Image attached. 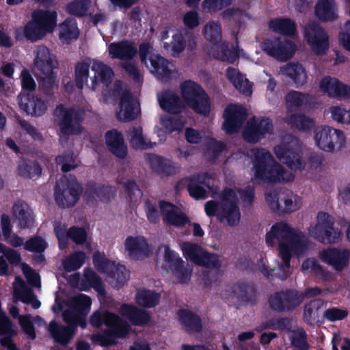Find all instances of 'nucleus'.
<instances>
[{"mask_svg": "<svg viewBox=\"0 0 350 350\" xmlns=\"http://www.w3.org/2000/svg\"><path fill=\"white\" fill-rule=\"evenodd\" d=\"M239 198L249 204L254 198L253 189L249 188L241 193L239 190L226 189L221 193L218 200H210L204 205L208 217L216 216L219 221L227 226H237L241 221V211L238 206Z\"/></svg>", "mask_w": 350, "mask_h": 350, "instance_id": "nucleus-1", "label": "nucleus"}, {"mask_svg": "<svg viewBox=\"0 0 350 350\" xmlns=\"http://www.w3.org/2000/svg\"><path fill=\"white\" fill-rule=\"evenodd\" d=\"M253 159V170L257 179L267 183H286L294 176L278 163L272 154L265 149L250 150Z\"/></svg>", "mask_w": 350, "mask_h": 350, "instance_id": "nucleus-2", "label": "nucleus"}, {"mask_svg": "<svg viewBox=\"0 0 350 350\" xmlns=\"http://www.w3.org/2000/svg\"><path fill=\"white\" fill-rule=\"evenodd\" d=\"M113 75L111 68L98 60L79 62L75 66L76 86L79 90L83 88L84 84L93 90L100 85L107 87L111 82Z\"/></svg>", "mask_w": 350, "mask_h": 350, "instance_id": "nucleus-3", "label": "nucleus"}, {"mask_svg": "<svg viewBox=\"0 0 350 350\" xmlns=\"http://www.w3.org/2000/svg\"><path fill=\"white\" fill-rule=\"evenodd\" d=\"M58 66L56 56L48 48L44 46L37 47L34 51L33 70L40 88L46 93L58 85Z\"/></svg>", "mask_w": 350, "mask_h": 350, "instance_id": "nucleus-4", "label": "nucleus"}, {"mask_svg": "<svg viewBox=\"0 0 350 350\" xmlns=\"http://www.w3.org/2000/svg\"><path fill=\"white\" fill-rule=\"evenodd\" d=\"M298 233L299 231L285 222L275 224L267 233L266 243L269 245L278 244L279 254L284 262V265H278V269L283 270L282 273H278L282 279L286 278L288 275L286 269H289L290 267L289 245L295 240Z\"/></svg>", "mask_w": 350, "mask_h": 350, "instance_id": "nucleus-5", "label": "nucleus"}, {"mask_svg": "<svg viewBox=\"0 0 350 350\" xmlns=\"http://www.w3.org/2000/svg\"><path fill=\"white\" fill-rule=\"evenodd\" d=\"M56 25V13L51 11L38 10L32 13V20L25 27L16 29L18 40L26 38L36 41L42 39L48 33L53 31Z\"/></svg>", "mask_w": 350, "mask_h": 350, "instance_id": "nucleus-6", "label": "nucleus"}, {"mask_svg": "<svg viewBox=\"0 0 350 350\" xmlns=\"http://www.w3.org/2000/svg\"><path fill=\"white\" fill-rule=\"evenodd\" d=\"M102 320L110 328V331L104 334L93 335L92 339L94 342L103 346H107L115 342V338L124 337L127 334L128 325L113 314L105 312L102 315L96 311L91 317L90 322L93 326L98 327Z\"/></svg>", "mask_w": 350, "mask_h": 350, "instance_id": "nucleus-7", "label": "nucleus"}, {"mask_svg": "<svg viewBox=\"0 0 350 350\" xmlns=\"http://www.w3.org/2000/svg\"><path fill=\"white\" fill-rule=\"evenodd\" d=\"M150 44L143 43L139 46V56L142 62L150 69L155 77L162 81H165L176 76L174 65L158 54L150 53Z\"/></svg>", "mask_w": 350, "mask_h": 350, "instance_id": "nucleus-8", "label": "nucleus"}, {"mask_svg": "<svg viewBox=\"0 0 350 350\" xmlns=\"http://www.w3.org/2000/svg\"><path fill=\"white\" fill-rule=\"evenodd\" d=\"M301 146L299 139L288 136L274 148V152L277 158L291 170H301L305 163L300 155Z\"/></svg>", "mask_w": 350, "mask_h": 350, "instance_id": "nucleus-9", "label": "nucleus"}, {"mask_svg": "<svg viewBox=\"0 0 350 350\" xmlns=\"http://www.w3.org/2000/svg\"><path fill=\"white\" fill-rule=\"evenodd\" d=\"M185 103L196 113L206 116L210 112L208 98L202 88L192 81H186L180 85Z\"/></svg>", "mask_w": 350, "mask_h": 350, "instance_id": "nucleus-10", "label": "nucleus"}, {"mask_svg": "<svg viewBox=\"0 0 350 350\" xmlns=\"http://www.w3.org/2000/svg\"><path fill=\"white\" fill-rule=\"evenodd\" d=\"M93 261L100 272L107 274L109 282L114 287L120 288L127 282L129 272L124 266L116 265L99 252L94 254Z\"/></svg>", "mask_w": 350, "mask_h": 350, "instance_id": "nucleus-11", "label": "nucleus"}, {"mask_svg": "<svg viewBox=\"0 0 350 350\" xmlns=\"http://www.w3.org/2000/svg\"><path fill=\"white\" fill-rule=\"evenodd\" d=\"M333 226L334 219L332 216L321 212L317 215V224L309 228V233L322 243H334L342 237V228L338 229Z\"/></svg>", "mask_w": 350, "mask_h": 350, "instance_id": "nucleus-12", "label": "nucleus"}, {"mask_svg": "<svg viewBox=\"0 0 350 350\" xmlns=\"http://www.w3.org/2000/svg\"><path fill=\"white\" fill-rule=\"evenodd\" d=\"M81 192V187L75 178H68L64 176L56 183L55 200L61 207L72 206L78 201Z\"/></svg>", "mask_w": 350, "mask_h": 350, "instance_id": "nucleus-13", "label": "nucleus"}, {"mask_svg": "<svg viewBox=\"0 0 350 350\" xmlns=\"http://www.w3.org/2000/svg\"><path fill=\"white\" fill-rule=\"evenodd\" d=\"M316 145L321 149L331 152L341 148L346 143L344 133L329 126L318 127L314 131Z\"/></svg>", "mask_w": 350, "mask_h": 350, "instance_id": "nucleus-14", "label": "nucleus"}, {"mask_svg": "<svg viewBox=\"0 0 350 350\" xmlns=\"http://www.w3.org/2000/svg\"><path fill=\"white\" fill-rule=\"evenodd\" d=\"M303 34L312 51L316 54H322L328 49V36L318 23H306L303 28Z\"/></svg>", "mask_w": 350, "mask_h": 350, "instance_id": "nucleus-15", "label": "nucleus"}, {"mask_svg": "<svg viewBox=\"0 0 350 350\" xmlns=\"http://www.w3.org/2000/svg\"><path fill=\"white\" fill-rule=\"evenodd\" d=\"M163 248L167 271L174 275L180 283L189 281L191 273V267L188 265H185L184 261L167 245L163 246Z\"/></svg>", "mask_w": 350, "mask_h": 350, "instance_id": "nucleus-16", "label": "nucleus"}, {"mask_svg": "<svg viewBox=\"0 0 350 350\" xmlns=\"http://www.w3.org/2000/svg\"><path fill=\"white\" fill-rule=\"evenodd\" d=\"M54 117L64 134H77L81 131L82 128L79 124L81 118L75 110L59 106L54 111Z\"/></svg>", "mask_w": 350, "mask_h": 350, "instance_id": "nucleus-17", "label": "nucleus"}, {"mask_svg": "<svg viewBox=\"0 0 350 350\" xmlns=\"http://www.w3.org/2000/svg\"><path fill=\"white\" fill-rule=\"evenodd\" d=\"M320 260L337 272L347 269L350 260V251L347 249L327 247L319 252Z\"/></svg>", "mask_w": 350, "mask_h": 350, "instance_id": "nucleus-18", "label": "nucleus"}, {"mask_svg": "<svg viewBox=\"0 0 350 350\" xmlns=\"http://www.w3.org/2000/svg\"><path fill=\"white\" fill-rule=\"evenodd\" d=\"M124 250L128 256L133 260H141L152 253V248L142 236H129L124 242Z\"/></svg>", "mask_w": 350, "mask_h": 350, "instance_id": "nucleus-19", "label": "nucleus"}, {"mask_svg": "<svg viewBox=\"0 0 350 350\" xmlns=\"http://www.w3.org/2000/svg\"><path fill=\"white\" fill-rule=\"evenodd\" d=\"M261 47L268 55L280 60L288 59L296 50L292 42L279 38L267 40L262 43Z\"/></svg>", "mask_w": 350, "mask_h": 350, "instance_id": "nucleus-20", "label": "nucleus"}, {"mask_svg": "<svg viewBox=\"0 0 350 350\" xmlns=\"http://www.w3.org/2000/svg\"><path fill=\"white\" fill-rule=\"evenodd\" d=\"M68 310L64 312L63 317L64 321L68 324V327L59 326L55 321H51L49 330L53 338L62 343L66 344L70 341L74 334V328L76 323L79 321L77 314H72Z\"/></svg>", "mask_w": 350, "mask_h": 350, "instance_id": "nucleus-21", "label": "nucleus"}, {"mask_svg": "<svg viewBox=\"0 0 350 350\" xmlns=\"http://www.w3.org/2000/svg\"><path fill=\"white\" fill-rule=\"evenodd\" d=\"M223 129L228 134L234 133L239 130L247 117L246 109L241 105H230L224 113Z\"/></svg>", "mask_w": 350, "mask_h": 350, "instance_id": "nucleus-22", "label": "nucleus"}, {"mask_svg": "<svg viewBox=\"0 0 350 350\" xmlns=\"http://www.w3.org/2000/svg\"><path fill=\"white\" fill-rule=\"evenodd\" d=\"M273 129L272 122L269 119L260 121L255 118L250 120L243 131V137L248 142H257L266 134H270Z\"/></svg>", "mask_w": 350, "mask_h": 350, "instance_id": "nucleus-23", "label": "nucleus"}, {"mask_svg": "<svg viewBox=\"0 0 350 350\" xmlns=\"http://www.w3.org/2000/svg\"><path fill=\"white\" fill-rule=\"evenodd\" d=\"M12 217L14 222L21 229L31 228L35 221L32 209L22 200H18L14 203L12 207Z\"/></svg>", "mask_w": 350, "mask_h": 350, "instance_id": "nucleus-24", "label": "nucleus"}, {"mask_svg": "<svg viewBox=\"0 0 350 350\" xmlns=\"http://www.w3.org/2000/svg\"><path fill=\"white\" fill-rule=\"evenodd\" d=\"M321 91L331 98H350V86L334 77H325L320 81Z\"/></svg>", "mask_w": 350, "mask_h": 350, "instance_id": "nucleus-25", "label": "nucleus"}, {"mask_svg": "<svg viewBox=\"0 0 350 350\" xmlns=\"http://www.w3.org/2000/svg\"><path fill=\"white\" fill-rule=\"evenodd\" d=\"M139 113V109L135 99L129 92H124L116 111V118L122 122L135 120Z\"/></svg>", "mask_w": 350, "mask_h": 350, "instance_id": "nucleus-26", "label": "nucleus"}, {"mask_svg": "<svg viewBox=\"0 0 350 350\" xmlns=\"http://www.w3.org/2000/svg\"><path fill=\"white\" fill-rule=\"evenodd\" d=\"M18 100L20 108L31 116H41L47 109L46 103L40 98L32 94H20Z\"/></svg>", "mask_w": 350, "mask_h": 350, "instance_id": "nucleus-27", "label": "nucleus"}, {"mask_svg": "<svg viewBox=\"0 0 350 350\" xmlns=\"http://www.w3.org/2000/svg\"><path fill=\"white\" fill-rule=\"evenodd\" d=\"M161 40L164 48L173 55H179L185 47V31L169 30L163 32Z\"/></svg>", "mask_w": 350, "mask_h": 350, "instance_id": "nucleus-28", "label": "nucleus"}, {"mask_svg": "<svg viewBox=\"0 0 350 350\" xmlns=\"http://www.w3.org/2000/svg\"><path fill=\"white\" fill-rule=\"evenodd\" d=\"M159 206L165 223L176 227H181L189 222L188 217L174 205L160 202Z\"/></svg>", "mask_w": 350, "mask_h": 350, "instance_id": "nucleus-29", "label": "nucleus"}, {"mask_svg": "<svg viewBox=\"0 0 350 350\" xmlns=\"http://www.w3.org/2000/svg\"><path fill=\"white\" fill-rule=\"evenodd\" d=\"M279 74L289 78L296 85H304L308 79L306 68L299 63H288L280 68Z\"/></svg>", "mask_w": 350, "mask_h": 350, "instance_id": "nucleus-30", "label": "nucleus"}, {"mask_svg": "<svg viewBox=\"0 0 350 350\" xmlns=\"http://www.w3.org/2000/svg\"><path fill=\"white\" fill-rule=\"evenodd\" d=\"M106 144L108 149L119 158H124L127 154V146L122 135L117 130L109 131L105 134Z\"/></svg>", "mask_w": 350, "mask_h": 350, "instance_id": "nucleus-31", "label": "nucleus"}, {"mask_svg": "<svg viewBox=\"0 0 350 350\" xmlns=\"http://www.w3.org/2000/svg\"><path fill=\"white\" fill-rule=\"evenodd\" d=\"M14 297L16 300H20L25 304H30L34 309H37L40 306V303L37 300L24 281L19 277H16L15 282L13 284Z\"/></svg>", "mask_w": 350, "mask_h": 350, "instance_id": "nucleus-32", "label": "nucleus"}, {"mask_svg": "<svg viewBox=\"0 0 350 350\" xmlns=\"http://www.w3.org/2000/svg\"><path fill=\"white\" fill-rule=\"evenodd\" d=\"M108 51L111 58L122 60L131 59L137 53L136 47L128 41L111 43L108 46Z\"/></svg>", "mask_w": 350, "mask_h": 350, "instance_id": "nucleus-33", "label": "nucleus"}, {"mask_svg": "<svg viewBox=\"0 0 350 350\" xmlns=\"http://www.w3.org/2000/svg\"><path fill=\"white\" fill-rule=\"evenodd\" d=\"M226 75L233 86L240 92L247 96L252 94V83L237 69L232 67L228 68Z\"/></svg>", "mask_w": 350, "mask_h": 350, "instance_id": "nucleus-34", "label": "nucleus"}, {"mask_svg": "<svg viewBox=\"0 0 350 350\" xmlns=\"http://www.w3.org/2000/svg\"><path fill=\"white\" fill-rule=\"evenodd\" d=\"M157 97L159 105L163 110L172 113H177L181 111V101L174 92L165 91L158 94Z\"/></svg>", "mask_w": 350, "mask_h": 350, "instance_id": "nucleus-35", "label": "nucleus"}, {"mask_svg": "<svg viewBox=\"0 0 350 350\" xmlns=\"http://www.w3.org/2000/svg\"><path fill=\"white\" fill-rule=\"evenodd\" d=\"M178 318L183 327L189 333L193 334L202 330V324L199 317L187 310H180Z\"/></svg>", "mask_w": 350, "mask_h": 350, "instance_id": "nucleus-36", "label": "nucleus"}, {"mask_svg": "<svg viewBox=\"0 0 350 350\" xmlns=\"http://www.w3.org/2000/svg\"><path fill=\"white\" fill-rule=\"evenodd\" d=\"M120 311L122 315L134 325H144L148 323L150 319L147 312L133 306L122 305Z\"/></svg>", "mask_w": 350, "mask_h": 350, "instance_id": "nucleus-37", "label": "nucleus"}, {"mask_svg": "<svg viewBox=\"0 0 350 350\" xmlns=\"http://www.w3.org/2000/svg\"><path fill=\"white\" fill-rule=\"evenodd\" d=\"M210 180L205 176H198L191 179L188 186L189 194L196 199L206 197Z\"/></svg>", "mask_w": 350, "mask_h": 350, "instance_id": "nucleus-38", "label": "nucleus"}, {"mask_svg": "<svg viewBox=\"0 0 350 350\" xmlns=\"http://www.w3.org/2000/svg\"><path fill=\"white\" fill-rule=\"evenodd\" d=\"M315 12L319 18L323 21H333L337 18L334 0H319L316 5Z\"/></svg>", "mask_w": 350, "mask_h": 350, "instance_id": "nucleus-39", "label": "nucleus"}, {"mask_svg": "<svg viewBox=\"0 0 350 350\" xmlns=\"http://www.w3.org/2000/svg\"><path fill=\"white\" fill-rule=\"evenodd\" d=\"M79 34V29L74 19H66L59 26V38L64 43L76 40Z\"/></svg>", "mask_w": 350, "mask_h": 350, "instance_id": "nucleus-40", "label": "nucleus"}, {"mask_svg": "<svg viewBox=\"0 0 350 350\" xmlns=\"http://www.w3.org/2000/svg\"><path fill=\"white\" fill-rule=\"evenodd\" d=\"M269 27L273 31L286 35L293 36L296 33V25L288 18H276L269 23Z\"/></svg>", "mask_w": 350, "mask_h": 350, "instance_id": "nucleus-41", "label": "nucleus"}, {"mask_svg": "<svg viewBox=\"0 0 350 350\" xmlns=\"http://www.w3.org/2000/svg\"><path fill=\"white\" fill-rule=\"evenodd\" d=\"M160 295L154 291L140 289L135 295L137 304L144 308H152L159 304Z\"/></svg>", "mask_w": 350, "mask_h": 350, "instance_id": "nucleus-42", "label": "nucleus"}, {"mask_svg": "<svg viewBox=\"0 0 350 350\" xmlns=\"http://www.w3.org/2000/svg\"><path fill=\"white\" fill-rule=\"evenodd\" d=\"M130 143L135 149H146L152 147L153 144L144 135L141 127L132 128L129 131Z\"/></svg>", "mask_w": 350, "mask_h": 350, "instance_id": "nucleus-43", "label": "nucleus"}, {"mask_svg": "<svg viewBox=\"0 0 350 350\" xmlns=\"http://www.w3.org/2000/svg\"><path fill=\"white\" fill-rule=\"evenodd\" d=\"M286 122L292 126L303 131H308L314 126V122L312 119L300 114L288 116L286 118Z\"/></svg>", "mask_w": 350, "mask_h": 350, "instance_id": "nucleus-44", "label": "nucleus"}, {"mask_svg": "<svg viewBox=\"0 0 350 350\" xmlns=\"http://www.w3.org/2000/svg\"><path fill=\"white\" fill-rule=\"evenodd\" d=\"M282 201V212H293L299 209L302 205L301 198L292 192L284 191L281 193Z\"/></svg>", "mask_w": 350, "mask_h": 350, "instance_id": "nucleus-45", "label": "nucleus"}, {"mask_svg": "<svg viewBox=\"0 0 350 350\" xmlns=\"http://www.w3.org/2000/svg\"><path fill=\"white\" fill-rule=\"evenodd\" d=\"M202 33L206 40L215 44L221 40V28L218 22L207 23L203 27Z\"/></svg>", "mask_w": 350, "mask_h": 350, "instance_id": "nucleus-46", "label": "nucleus"}, {"mask_svg": "<svg viewBox=\"0 0 350 350\" xmlns=\"http://www.w3.org/2000/svg\"><path fill=\"white\" fill-rule=\"evenodd\" d=\"M301 270L304 272H310L325 280L332 278V273L330 271H325L321 265L314 260L307 259L302 265Z\"/></svg>", "mask_w": 350, "mask_h": 350, "instance_id": "nucleus-47", "label": "nucleus"}, {"mask_svg": "<svg viewBox=\"0 0 350 350\" xmlns=\"http://www.w3.org/2000/svg\"><path fill=\"white\" fill-rule=\"evenodd\" d=\"M84 278L87 282L85 283H77L76 285L81 290H85L89 286L94 288L99 293L104 292L102 282L98 276L91 269H85L84 271Z\"/></svg>", "mask_w": 350, "mask_h": 350, "instance_id": "nucleus-48", "label": "nucleus"}, {"mask_svg": "<svg viewBox=\"0 0 350 350\" xmlns=\"http://www.w3.org/2000/svg\"><path fill=\"white\" fill-rule=\"evenodd\" d=\"M179 245L183 255L197 264L204 250L200 245L188 241L181 242Z\"/></svg>", "mask_w": 350, "mask_h": 350, "instance_id": "nucleus-49", "label": "nucleus"}, {"mask_svg": "<svg viewBox=\"0 0 350 350\" xmlns=\"http://www.w3.org/2000/svg\"><path fill=\"white\" fill-rule=\"evenodd\" d=\"M328 111L333 120L340 124L350 125V108L335 105L330 107Z\"/></svg>", "mask_w": 350, "mask_h": 350, "instance_id": "nucleus-50", "label": "nucleus"}, {"mask_svg": "<svg viewBox=\"0 0 350 350\" xmlns=\"http://www.w3.org/2000/svg\"><path fill=\"white\" fill-rule=\"evenodd\" d=\"M213 55L216 58L228 63H234L239 58L237 51L234 49H230L227 43H222L217 46V51Z\"/></svg>", "mask_w": 350, "mask_h": 350, "instance_id": "nucleus-51", "label": "nucleus"}, {"mask_svg": "<svg viewBox=\"0 0 350 350\" xmlns=\"http://www.w3.org/2000/svg\"><path fill=\"white\" fill-rule=\"evenodd\" d=\"M307 101L306 96L296 91L290 92L285 97L286 106L289 111L299 109L306 104Z\"/></svg>", "mask_w": 350, "mask_h": 350, "instance_id": "nucleus-52", "label": "nucleus"}, {"mask_svg": "<svg viewBox=\"0 0 350 350\" xmlns=\"http://www.w3.org/2000/svg\"><path fill=\"white\" fill-rule=\"evenodd\" d=\"M321 306L322 304L319 300H314L306 306L304 311V319L310 324L317 323Z\"/></svg>", "mask_w": 350, "mask_h": 350, "instance_id": "nucleus-53", "label": "nucleus"}, {"mask_svg": "<svg viewBox=\"0 0 350 350\" xmlns=\"http://www.w3.org/2000/svg\"><path fill=\"white\" fill-rule=\"evenodd\" d=\"M92 301L89 297L87 295L80 294L77 296H75L72 299V304L77 310L76 312H72L68 310L70 312V316L72 317V314H77L79 317V321L80 320V315L87 313L89 311L90 308Z\"/></svg>", "mask_w": 350, "mask_h": 350, "instance_id": "nucleus-54", "label": "nucleus"}, {"mask_svg": "<svg viewBox=\"0 0 350 350\" xmlns=\"http://www.w3.org/2000/svg\"><path fill=\"white\" fill-rule=\"evenodd\" d=\"M85 259V254L83 252H75L67 257L63 262L64 267L68 271H72L80 268Z\"/></svg>", "mask_w": 350, "mask_h": 350, "instance_id": "nucleus-55", "label": "nucleus"}, {"mask_svg": "<svg viewBox=\"0 0 350 350\" xmlns=\"http://www.w3.org/2000/svg\"><path fill=\"white\" fill-rule=\"evenodd\" d=\"M41 170L38 163L32 162L27 163L25 161L19 163L17 173L23 178H31L35 175L40 174Z\"/></svg>", "mask_w": 350, "mask_h": 350, "instance_id": "nucleus-56", "label": "nucleus"}, {"mask_svg": "<svg viewBox=\"0 0 350 350\" xmlns=\"http://www.w3.org/2000/svg\"><path fill=\"white\" fill-rule=\"evenodd\" d=\"M91 0L74 1L67 5L69 14L77 16H82L87 14Z\"/></svg>", "mask_w": 350, "mask_h": 350, "instance_id": "nucleus-57", "label": "nucleus"}, {"mask_svg": "<svg viewBox=\"0 0 350 350\" xmlns=\"http://www.w3.org/2000/svg\"><path fill=\"white\" fill-rule=\"evenodd\" d=\"M285 294V309L286 311L293 310L299 306L304 299L302 293L297 291H288Z\"/></svg>", "mask_w": 350, "mask_h": 350, "instance_id": "nucleus-58", "label": "nucleus"}, {"mask_svg": "<svg viewBox=\"0 0 350 350\" xmlns=\"http://www.w3.org/2000/svg\"><path fill=\"white\" fill-rule=\"evenodd\" d=\"M295 240L289 245L291 254L293 252L297 256L304 254L308 250V241L305 236L299 232Z\"/></svg>", "mask_w": 350, "mask_h": 350, "instance_id": "nucleus-59", "label": "nucleus"}, {"mask_svg": "<svg viewBox=\"0 0 350 350\" xmlns=\"http://www.w3.org/2000/svg\"><path fill=\"white\" fill-rule=\"evenodd\" d=\"M196 265L200 266L206 267L208 268H215L220 265V261L217 255L211 254L205 250H203L200 256L198 258Z\"/></svg>", "mask_w": 350, "mask_h": 350, "instance_id": "nucleus-60", "label": "nucleus"}, {"mask_svg": "<svg viewBox=\"0 0 350 350\" xmlns=\"http://www.w3.org/2000/svg\"><path fill=\"white\" fill-rule=\"evenodd\" d=\"M269 306L275 311H286L284 292H277L272 294L269 298Z\"/></svg>", "mask_w": 350, "mask_h": 350, "instance_id": "nucleus-61", "label": "nucleus"}, {"mask_svg": "<svg viewBox=\"0 0 350 350\" xmlns=\"http://www.w3.org/2000/svg\"><path fill=\"white\" fill-rule=\"evenodd\" d=\"M222 16L228 21H233L241 24L247 18V14L241 10L232 8L227 9L222 13Z\"/></svg>", "mask_w": 350, "mask_h": 350, "instance_id": "nucleus-62", "label": "nucleus"}, {"mask_svg": "<svg viewBox=\"0 0 350 350\" xmlns=\"http://www.w3.org/2000/svg\"><path fill=\"white\" fill-rule=\"evenodd\" d=\"M46 247V241L39 237L31 238L25 243V249L33 252H42Z\"/></svg>", "mask_w": 350, "mask_h": 350, "instance_id": "nucleus-63", "label": "nucleus"}, {"mask_svg": "<svg viewBox=\"0 0 350 350\" xmlns=\"http://www.w3.org/2000/svg\"><path fill=\"white\" fill-rule=\"evenodd\" d=\"M56 161L58 165H62L63 172H68L77 167L73 154L71 152L58 156L56 158Z\"/></svg>", "mask_w": 350, "mask_h": 350, "instance_id": "nucleus-64", "label": "nucleus"}]
</instances>
